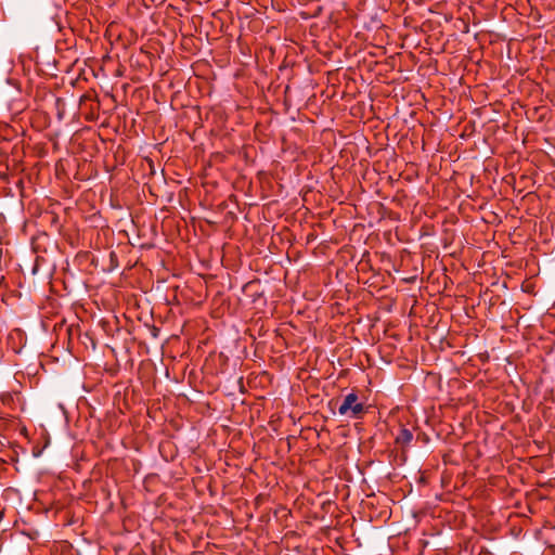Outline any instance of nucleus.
I'll use <instances>...</instances> for the list:
<instances>
[{"instance_id":"nucleus-1","label":"nucleus","mask_w":555,"mask_h":555,"mask_svg":"<svg viewBox=\"0 0 555 555\" xmlns=\"http://www.w3.org/2000/svg\"><path fill=\"white\" fill-rule=\"evenodd\" d=\"M358 395L354 392L348 393L338 408L340 415H348L351 418H361L365 413L363 403L358 401Z\"/></svg>"},{"instance_id":"nucleus-2","label":"nucleus","mask_w":555,"mask_h":555,"mask_svg":"<svg viewBox=\"0 0 555 555\" xmlns=\"http://www.w3.org/2000/svg\"><path fill=\"white\" fill-rule=\"evenodd\" d=\"M412 439V431L405 427H401L399 434L396 437V443L401 444L402 447H406L411 443Z\"/></svg>"},{"instance_id":"nucleus-3","label":"nucleus","mask_w":555,"mask_h":555,"mask_svg":"<svg viewBox=\"0 0 555 555\" xmlns=\"http://www.w3.org/2000/svg\"><path fill=\"white\" fill-rule=\"evenodd\" d=\"M109 257H111V258H116V254H115L114 251H112V253L109 254Z\"/></svg>"}]
</instances>
